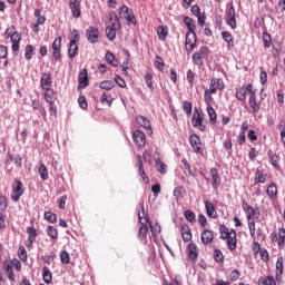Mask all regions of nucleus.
Here are the masks:
<instances>
[{"label": "nucleus", "instance_id": "nucleus-1", "mask_svg": "<svg viewBox=\"0 0 285 285\" xmlns=\"http://www.w3.org/2000/svg\"><path fill=\"white\" fill-rule=\"evenodd\" d=\"M220 239L227 242L229 250L237 248V230L228 228L226 225H219Z\"/></svg>", "mask_w": 285, "mask_h": 285}, {"label": "nucleus", "instance_id": "nucleus-2", "mask_svg": "<svg viewBox=\"0 0 285 285\" xmlns=\"http://www.w3.org/2000/svg\"><path fill=\"white\" fill-rule=\"evenodd\" d=\"M142 216L141 213H138V222L140 224L138 229V239L142 242V244H148V233L150 230V227L148 226L149 216L146 215V210L144 209V206H141Z\"/></svg>", "mask_w": 285, "mask_h": 285}, {"label": "nucleus", "instance_id": "nucleus-3", "mask_svg": "<svg viewBox=\"0 0 285 285\" xmlns=\"http://www.w3.org/2000/svg\"><path fill=\"white\" fill-rule=\"evenodd\" d=\"M108 19L111 26L106 28V37L109 41H115V39H117V30H121V22L115 11H110L108 13Z\"/></svg>", "mask_w": 285, "mask_h": 285}, {"label": "nucleus", "instance_id": "nucleus-4", "mask_svg": "<svg viewBox=\"0 0 285 285\" xmlns=\"http://www.w3.org/2000/svg\"><path fill=\"white\" fill-rule=\"evenodd\" d=\"M4 38L10 39L12 46L11 50L13 55H19L20 50V43H21V33L17 31V28L14 26H10L4 31Z\"/></svg>", "mask_w": 285, "mask_h": 285}, {"label": "nucleus", "instance_id": "nucleus-5", "mask_svg": "<svg viewBox=\"0 0 285 285\" xmlns=\"http://www.w3.org/2000/svg\"><path fill=\"white\" fill-rule=\"evenodd\" d=\"M138 163H137V168H138V175L139 177H141L142 181H145V184H148V181H150V178H148V176L146 175V166L145 164H153V156L150 155V153L148 151H144L142 153V157L141 155L137 156Z\"/></svg>", "mask_w": 285, "mask_h": 285}, {"label": "nucleus", "instance_id": "nucleus-6", "mask_svg": "<svg viewBox=\"0 0 285 285\" xmlns=\"http://www.w3.org/2000/svg\"><path fill=\"white\" fill-rule=\"evenodd\" d=\"M191 126L194 128H198L200 132H204L206 130V125H204V112L199 111V109L197 108L194 109Z\"/></svg>", "mask_w": 285, "mask_h": 285}, {"label": "nucleus", "instance_id": "nucleus-7", "mask_svg": "<svg viewBox=\"0 0 285 285\" xmlns=\"http://www.w3.org/2000/svg\"><path fill=\"white\" fill-rule=\"evenodd\" d=\"M189 144L197 155H204V144H202V138L197 134H193L189 137Z\"/></svg>", "mask_w": 285, "mask_h": 285}, {"label": "nucleus", "instance_id": "nucleus-8", "mask_svg": "<svg viewBox=\"0 0 285 285\" xmlns=\"http://www.w3.org/2000/svg\"><path fill=\"white\" fill-rule=\"evenodd\" d=\"M226 23L232 28V30H235V28H237L235 6H233V3L229 4L228 10L226 11Z\"/></svg>", "mask_w": 285, "mask_h": 285}, {"label": "nucleus", "instance_id": "nucleus-9", "mask_svg": "<svg viewBox=\"0 0 285 285\" xmlns=\"http://www.w3.org/2000/svg\"><path fill=\"white\" fill-rule=\"evenodd\" d=\"M23 183L21 180H14L12 185L11 199L13 202H19L21 199V195H23Z\"/></svg>", "mask_w": 285, "mask_h": 285}, {"label": "nucleus", "instance_id": "nucleus-10", "mask_svg": "<svg viewBox=\"0 0 285 285\" xmlns=\"http://www.w3.org/2000/svg\"><path fill=\"white\" fill-rule=\"evenodd\" d=\"M119 17L120 19H126L128 23H132L134 26L137 23V18H135V14L130 12V9L128 6L124 4L119 10Z\"/></svg>", "mask_w": 285, "mask_h": 285}, {"label": "nucleus", "instance_id": "nucleus-11", "mask_svg": "<svg viewBox=\"0 0 285 285\" xmlns=\"http://www.w3.org/2000/svg\"><path fill=\"white\" fill-rule=\"evenodd\" d=\"M254 92L253 91V85L252 83H247L245 87H240L237 89L235 97L236 99H238V101H246V96Z\"/></svg>", "mask_w": 285, "mask_h": 285}, {"label": "nucleus", "instance_id": "nucleus-12", "mask_svg": "<svg viewBox=\"0 0 285 285\" xmlns=\"http://www.w3.org/2000/svg\"><path fill=\"white\" fill-rule=\"evenodd\" d=\"M208 55V47H202L198 52L193 55V63L194 66H204V56Z\"/></svg>", "mask_w": 285, "mask_h": 285}, {"label": "nucleus", "instance_id": "nucleus-13", "mask_svg": "<svg viewBox=\"0 0 285 285\" xmlns=\"http://www.w3.org/2000/svg\"><path fill=\"white\" fill-rule=\"evenodd\" d=\"M132 140L137 148H144V146H146V134L140 130H136L132 132Z\"/></svg>", "mask_w": 285, "mask_h": 285}, {"label": "nucleus", "instance_id": "nucleus-14", "mask_svg": "<svg viewBox=\"0 0 285 285\" xmlns=\"http://www.w3.org/2000/svg\"><path fill=\"white\" fill-rule=\"evenodd\" d=\"M52 57L56 61H61V37H58L52 42Z\"/></svg>", "mask_w": 285, "mask_h": 285}, {"label": "nucleus", "instance_id": "nucleus-15", "mask_svg": "<svg viewBox=\"0 0 285 285\" xmlns=\"http://www.w3.org/2000/svg\"><path fill=\"white\" fill-rule=\"evenodd\" d=\"M69 8L75 19H79V17H81V0H69Z\"/></svg>", "mask_w": 285, "mask_h": 285}, {"label": "nucleus", "instance_id": "nucleus-16", "mask_svg": "<svg viewBox=\"0 0 285 285\" xmlns=\"http://www.w3.org/2000/svg\"><path fill=\"white\" fill-rule=\"evenodd\" d=\"M248 105L249 108H252V112H254V115H257V112L262 110V104L257 102V95L255 91L249 95Z\"/></svg>", "mask_w": 285, "mask_h": 285}, {"label": "nucleus", "instance_id": "nucleus-17", "mask_svg": "<svg viewBox=\"0 0 285 285\" xmlns=\"http://www.w3.org/2000/svg\"><path fill=\"white\" fill-rule=\"evenodd\" d=\"M86 37L89 43H97L99 41V29L89 27L86 31Z\"/></svg>", "mask_w": 285, "mask_h": 285}, {"label": "nucleus", "instance_id": "nucleus-18", "mask_svg": "<svg viewBox=\"0 0 285 285\" xmlns=\"http://www.w3.org/2000/svg\"><path fill=\"white\" fill-rule=\"evenodd\" d=\"M209 175L213 181L212 187L214 188V190H217V188H219V186L222 185V178L219 177V171L217 170V168H210Z\"/></svg>", "mask_w": 285, "mask_h": 285}, {"label": "nucleus", "instance_id": "nucleus-19", "mask_svg": "<svg viewBox=\"0 0 285 285\" xmlns=\"http://www.w3.org/2000/svg\"><path fill=\"white\" fill-rule=\"evenodd\" d=\"M185 46H189V48H186L187 52H193L197 46V33H195V38H193V33L187 32L185 38Z\"/></svg>", "mask_w": 285, "mask_h": 285}, {"label": "nucleus", "instance_id": "nucleus-20", "mask_svg": "<svg viewBox=\"0 0 285 285\" xmlns=\"http://www.w3.org/2000/svg\"><path fill=\"white\" fill-rule=\"evenodd\" d=\"M180 233L184 242H190L193 239V232L189 224H183L180 226Z\"/></svg>", "mask_w": 285, "mask_h": 285}, {"label": "nucleus", "instance_id": "nucleus-21", "mask_svg": "<svg viewBox=\"0 0 285 285\" xmlns=\"http://www.w3.org/2000/svg\"><path fill=\"white\" fill-rule=\"evenodd\" d=\"M266 195L272 202H275L277 199V184L271 183L267 186Z\"/></svg>", "mask_w": 285, "mask_h": 285}, {"label": "nucleus", "instance_id": "nucleus-22", "mask_svg": "<svg viewBox=\"0 0 285 285\" xmlns=\"http://www.w3.org/2000/svg\"><path fill=\"white\" fill-rule=\"evenodd\" d=\"M204 204L207 217H210L212 219H217V213H215V205L209 200H205Z\"/></svg>", "mask_w": 285, "mask_h": 285}, {"label": "nucleus", "instance_id": "nucleus-23", "mask_svg": "<svg viewBox=\"0 0 285 285\" xmlns=\"http://www.w3.org/2000/svg\"><path fill=\"white\" fill-rule=\"evenodd\" d=\"M31 108L33 110H37V112H39L41 117L46 119L47 117L46 108L41 105V101H39V99H35L31 101Z\"/></svg>", "mask_w": 285, "mask_h": 285}, {"label": "nucleus", "instance_id": "nucleus-24", "mask_svg": "<svg viewBox=\"0 0 285 285\" xmlns=\"http://www.w3.org/2000/svg\"><path fill=\"white\" fill-rule=\"evenodd\" d=\"M183 22L188 28V32L191 33L193 39H195V29L197 28L195 20L187 16L184 18Z\"/></svg>", "mask_w": 285, "mask_h": 285}, {"label": "nucleus", "instance_id": "nucleus-25", "mask_svg": "<svg viewBox=\"0 0 285 285\" xmlns=\"http://www.w3.org/2000/svg\"><path fill=\"white\" fill-rule=\"evenodd\" d=\"M40 86L42 90H50V88H52V80H50V75L42 73L40 79Z\"/></svg>", "mask_w": 285, "mask_h": 285}, {"label": "nucleus", "instance_id": "nucleus-26", "mask_svg": "<svg viewBox=\"0 0 285 285\" xmlns=\"http://www.w3.org/2000/svg\"><path fill=\"white\" fill-rule=\"evenodd\" d=\"M202 243L203 244H210L213 239H215V235L213 234V230L209 229H204L200 236Z\"/></svg>", "mask_w": 285, "mask_h": 285}, {"label": "nucleus", "instance_id": "nucleus-27", "mask_svg": "<svg viewBox=\"0 0 285 285\" xmlns=\"http://www.w3.org/2000/svg\"><path fill=\"white\" fill-rule=\"evenodd\" d=\"M105 59L109 66H112L114 68H117L119 66V60L115 57V53L107 51L105 55Z\"/></svg>", "mask_w": 285, "mask_h": 285}, {"label": "nucleus", "instance_id": "nucleus-28", "mask_svg": "<svg viewBox=\"0 0 285 285\" xmlns=\"http://www.w3.org/2000/svg\"><path fill=\"white\" fill-rule=\"evenodd\" d=\"M266 174L263 170L256 169L254 184H266Z\"/></svg>", "mask_w": 285, "mask_h": 285}, {"label": "nucleus", "instance_id": "nucleus-29", "mask_svg": "<svg viewBox=\"0 0 285 285\" xmlns=\"http://www.w3.org/2000/svg\"><path fill=\"white\" fill-rule=\"evenodd\" d=\"M156 32L160 41H166V37H168V27L158 26Z\"/></svg>", "mask_w": 285, "mask_h": 285}, {"label": "nucleus", "instance_id": "nucleus-30", "mask_svg": "<svg viewBox=\"0 0 285 285\" xmlns=\"http://www.w3.org/2000/svg\"><path fill=\"white\" fill-rule=\"evenodd\" d=\"M42 279L45 284H52V272H50L48 266L42 268Z\"/></svg>", "mask_w": 285, "mask_h": 285}, {"label": "nucleus", "instance_id": "nucleus-31", "mask_svg": "<svg viewBox=\"0 0 285 285\" xmlns=\"http://www.w3.org/2000/svg\"><path fill=\"white\" fill-rule=\"evenodd\" d=\"M187 255L189 259H195L199 255V253L197 252V245H195V243L188 245Z\"/></svg>", "mask_w": 285, "mask_h": 285}, {"label": "nucleus", "instance_id": "nucleus-32", "mask_svg": "<svg viewBox=\"0 0 285 285\" xmlns=\"http://www.w3.org/2000/svg\"><path fill=\"white\" fill-rule=\"evenodd\" d=\"M88 71L86 69L79 73V88L88 87Z\"/></svg>", "mask_w": 285, "mask_h": 285}, {"label": "nucleus", "instance_id": "nucleus-33", "mask_svg": "<svg viewBox=\"0 0 285 285\" xmlns=\"http://www.w3.org/2000/svg\"><path fill=\"white\" fill-rule=\"evenodd\" d=\"M207 114L209 117V124H212V126L217 124V111H215L213 106H207Z\"/></svg>", "mask_w": 285, "mask_h": 285}, {"label": "nucleus", "instance_id": "nucleus-34", "mask_svg": "<svg viewBox=\"0 0 285 285\" xmlns=\"http://www.w3.org/2000/svg\"><path fill=\"white\" fill-rule=\"evenodd\" d=\"M136 121L137 124H139V126H141V128H145L146 130H150V120H148L146 117L137 116Z\"/></svg>", "mask_w": 285, "mask_h": 285}, {"label": "nucleus", "instance_id": "nucleus-35", "mask_svg": "<svg viewBox=\"0 0 285 285\" xmlns=\"http://www.w3.org/2000/svg\"><path fill=\"white\" fill-rule=\"evenodd\" d=\"M284 275V258L278 257L276 262V278L282 277Z\"/></svg>", "mask_w": 285, "mask_h": 285}, {"label": "nucleus", "instance_id": "nucleus-36", "mask_svg": "<svg viewBox=\"0 0 285 285\" xmlns=\"http://www.w3.org/2000/svg\"><path fill=\"white\" fill-rule=\"evenodd\" d=\"M258 285H277L273 276H262L258 279Z\"/></svg>", "mask_w": 285, "mask_h": 285}, {"label": "nucleus", "instance_id": "nucleus-37", "mask_svg": "<svg viewBox=\"0 0 285 285\" xmlns=\"http://www.w3.org/2000/svg\"><path fill=\"white\" fill-rule=\"evenodd\" d=\"M155 164H156L157 173H160V175H166V173H168L167 170L168 166L166 165V163L158 159V160H155Z\"/></svg>", "mask_w": 285, "mask_h": 285}, {"label": "nucleus", "instance_id": "nucleus-38", "mask_svg": "<svg viewBox=\"0 0 285 285\" xmlns=\"http://www.w3.org/2000/svg\"><path fill=\"white\" fill-rule=\"evenodd\" d=\"M79 52V46L72 45L71 42L69 43V49H68V57L69 59H75L77 57V53Z\"/></svg>", "mask_w": 285, "mask_h": 285}, {"label": "nucleus", "instance_id": "nucleus-39", "mask_svg": "<svg viewBox=\"0 0 285 285\" xmlns=\"http://www.w3.org/2000/svg\"><path fill=\"white\" fill-rule=\"evenodd\" d=\"M32 57H35V46L27 45L24 49V59H27V61H30Z\"/></svg>", "mask_w": 285, "mask_h": 285}, {"label": "nucleus", "instance_id": "nucleus-40", "mask_svg": "<svg viewBox=\"0 0 285 285\" xmlns=\"http://www.w3.org/2000/svg\"><path fill=\"white\" fill-rule=\"evenodd\" d=\"M38 175H40V178L42 179V181H48V167L41 164L38 168Z\"/></svg>", "mask_w": 285, "mask_h": 285}, {"label": "nucleus", "instance_id": "nucleus-41", "mask_svg": "<svg viewBox=\"0 0 285 285\" xmlns=\"http://www.w3.org/2000/svg\"><path fill=\"white\" fill-rule=\"evenodd\" d=\"M147 225H148L149 228H150L151 235L155 236V235L161 233V225H159V223H156V224L153 225V222H150V219H149V222L147 223Z\"/></svg>", "mask_w": 285, "mask_h": 285}, {"label": "nucleus", "instance_id": "nucleus-42", "mask_svg": "<svg viewBox=\"0 0 285 285\" xmlns=\"http://www.w3.org/2000/svg\"><path fill=\"white\" fill-rule=\"evenodd\" d=\"M101 90H112L115 88V82L112 80H105L99 83Z\"/></svg>", "mask_w": 285, "mask_h": 285}, {"label": "nucleus", "instance_id": "nucleus-43", "mask_svg": "<svg viewBox=\"0 0 285 285\" xmlns=\"http://www.w3.org/2000/svg\"><path fill=\"white\" fill-rule=\"evenodd\" d=\"M285 244V228L278 229V248H284Z\"/></svg>", "mask_w": 285, "mask_h": 285}, {"label": "nucleus", "instance_id": "nucleus-44", "mask_svg": "<svg viewBox=\"0 0 285 285\" xmlns=\"http://www.w3.org/2000/svg\"><path fill=\"white\" fill-rule=\"evenodd\" d=\"M47 235H49L51 239H59V233L57 232V228H55V226L52 225L48 226Z\"/></svg>", "mask_w": 285, "mask_h": 285}, {"label": "nucleus", "instance_id": "nucleus-45", "mask_svg": "<svg viewBox=\"0 0 285 285\" xmlns=\"http://www.w3.org/2000/svg\"><path fill=\"white\" fill-rule=\"evenodd\" d=\"M155 68H157L160 72L164 71V67L166 63L164 62V59L160 56H156V60L154 62Z\"/></svg>", "mask_w": 285, "mask_h": 285}, {"label": "nucleus", "instance_id": "nucleus-46", "mask_svg": "<svg viewBox=\"0 0 285 285\" xmlns=\"http://www.w3.org/2000/svg\"><path fill=\"white\" fill-rule=\"evenodd\" d=\"M284 97H285L284 90L279 89L276 91V101L281 108L284 107Z\"/></svg>", "mask_w": 285, "mask_h": 285}, {"label": "nucleus", "instance_id": "nucleus-47", "mask_svg": "<svg viewBox=\"0 0 285 285\" xmlns=\"http://www.w3.org/2000/svg\"><path fill=\"white\" fill-rule=\"evenodd\" d=\"M247 219H255V217H259V208L256 207V208H250L248 212H247Z\"/></svg>", "mask_w": 285, "mask_h": 285}, {"label": "nucleus", "instance_id": "nucleus-48", "mask_svg": "<svg viewBox=\"0 0 285 285\" xmlns=\"http://www.w3.org/2000/svg\"><path fill=\"white\" fill-rule=\"evenodd\" d=\"M145 83L151 91L155 90V86H153V73L147 72L145 75Z\"/></svg>", "mask_w": 285, "mask_h": 285}, {"label": "nucleus", "instance_id": "nucleus-49", "mask_svg": "<svg viewBox=\"0 0 285 285\" xmlns=\"http://www.w3.org/2000/svg\"><path fill=\"white\" fill-rule=\"evenodd\" d=\"M45 219L49 222V224H55V222H57V214L52 212H46Z\"/></svg>", "mask_w": 285, "mask_h": 285}, {"label": "nucleus", "instance_id": "nucleus-50", "mask_svg": "<svg viewBox=\"0 0 285 285\" xmlns=\"http://www.w3.org/2000/svg\"><path fill=\"white\" fill-rule=\"evenodd\" d=\"M183 110L186 115H193V102L185 100L183 102Z\"/></svg>", "mask_w": 285, "mask_h": 285}, {"label": "nucleus", "instance_id": "nucleus-51", "mask_svg": "<svg viewBox=\"0 0 285 285\" xmlns=\"http://www.w3.org/2000/svg\"><path fill=\"white\" fill-rule=\"evenodd\" d=\"M18 255L21 262L28 261V252H26V247L23 246L19 247Z\"/></svg>", "mask_w": 285, "mask_h": 285}, {"label": "nucleus", "instance_id": "nucleus-52", "mask_svg": "<svg viewBox=\"0 0 285 285\" xmlns=\"http://www.w3.org/2000/svg\"><path fill=\"white\" fill-rule=\"evenodd\" d=\"M181 164L184 165L185 170H187L190 177H195V173H193V168L186 158L181 159Z\"/></svg>", "mask_w": 285, "mask_h": 285}, {"label": "nucleus", "instance_id": "nucleus-53", "mask_svg": "<svg viewBox=\"0 0 285 285\" xmlns=\"http://www.w3.org/2000/svg\"><path fill=\"white\" fill-rule=\"evenodd\" d=\"M53 97H55V91H52L50 89L46 90V92H45V101H47V104L55 102Z\"/></svg>", "mask_w": 285, "mask_h": 285}, {"label": "nucleus", "instance_id": "nucleus-54", "mask_svg": "<svg viewBox=\"0 0 285 285\" xmlns=\"http://www.w3.org/2000/svg\"><path fill=\"white\" fill-rule=\"evenodd\" d=\"M184 217L190 224L195 223V214L193 213V210L190 209L185 210Z\"/></svg>", "mask_w": 285, "mask_h": 285}, {"label": "nucleus", "instance_id": "nucleus-55", "mask_svg": "<svg viewBox=\"0 0 285 285\" xmlns=\"http://www.w3.org/2000/svg\"><path fill=\"white\" fill-rule=\"evenodd\" d=\"M27 234H28V237L30 238V239H37V236L39 235L38 233H37V228H35V226H31V227H28L27 228Z\"/></svg>", "mask_w": 285, "mask_h": 285}, {"label": "nucleus", "instance_id": "nucleus-56", "mask_svg": "<svg viewBox=\"0 0 285 285\" xmlns=\"http://www.w3.org/2000/svg\"><path fill=\"white\" fill-rule=\"evenodd\" d=\"M79 39H80V37H79V30L73 29V30H72V33H71L70 43H72V46H75V45L79 43Z\"/></svg>", "mask_w": 285, "mask_h": 285}, {"label": "nucleus", "instance_id": "nucleus-57", "mask_svg": "<svg viewBox=\"0 0 285 285\" xmlns=\"http://www.w3.org/2000/svg\"><path fill=\"white\" fill-rule=\"evenodd\" d=\"M60 262L62 264H70V254H68V252H66V250H62L60 253Z\"/></svg>", "mask_w": 285, "mask_h": 285}, {"label": "nucleus", "instance_id": "nucleus-58", "mask_svg": "<svg viewBox=\"0 0 285 285\" xmlns=\"http://www.w3.org/2000/svg\"><path fill=\"white\" fill-rule=\"evenodd\" d=\"M263 43L265 48H271V43H272V38L268 35V32H264L263 33Z\"/></svg>", "mask_w": 285, "mask_h": 285}, {"label": "nucleus", "instance_id": "nucleus-59", "mask_svg": "<svg viewBox=\"0 0 285 285\" xmlns=\"http://www.w3.org/2000/svg\"><path fill=\"white\" fill-rule=\"evenodd\" d=\"M268 157H269V159L272 161V166L274 168H277V166L279 165V156L273 155V153H271V154H268Z\"/></svg>", "mask_w": 285, "mask_h": 285}, {"label": "nucleus", "instance_id": "nucleus-60", "mask_svg": "<svg viewBox=\"0 0 285 285\" xmlns=\"http://www.w3.org/2000/svg\"><path fill=\"white\" fill-rule=\"evenodd\" d=\"M114 81L117 83V86H119V88H126V80H124L121 76L116 75Z\"/></svg>", "mask_w": 285, "mask_h": 285}, {"label": "nucleus", "instance_id": "nucleus-61", "mask_svg": "<svg viewBox=\"0 0 285 285\" xmlns=\"http://www.w3.org/2000/svg\"><path fill=\"white\" fill-rule=\"evenodd\" d=\"M78 104L82 110H86L88 108V100H86V96H79Z\"/></svg>", "mask_w": 285, "mask_h": 285}, {"label": "nucleus", "instance_id": "nucleus-62", "mask_svg": "<svg viewBox=\"0 0 285 285\" xmlns=\"http://www.w3.org/2000/svg\"><path fill=\"white\" fill-rule=\"evenodd\" d=\"M215 262H224V254L219 249H214Z\"/></svg>", "mask_w": 285, "mask_h": 285}, {"label": "nucleus", "instance_id": "nucleus-63", "mask_svg": "<svg viewBox=\"0 0 285 285\" xmlns=\"http://www.w3.org/2000/svg\"><path fill=\"white\" fill-rule=\"evenodd\" d=\"M57 202L60 210H63L66 208V202H68V196L63 195Z\"/></svg>", "mask_w": 285, "mask_h": 285}, {"label": "nucleus", "instance_id": "nucleus-64", "mask_svg": "<svg viewBox=\"0 0 285 285\" xmlns=\"http://www.w3.org/2000/svg\"><path fill=\"white\" fill-rule=\"evenodd\" d=\"M210 95L217 92V85L215 83V78L210 80L209 89H207Z\"/></svg>", "mask_w": 285, "mask_h": 285}]
</instances>
